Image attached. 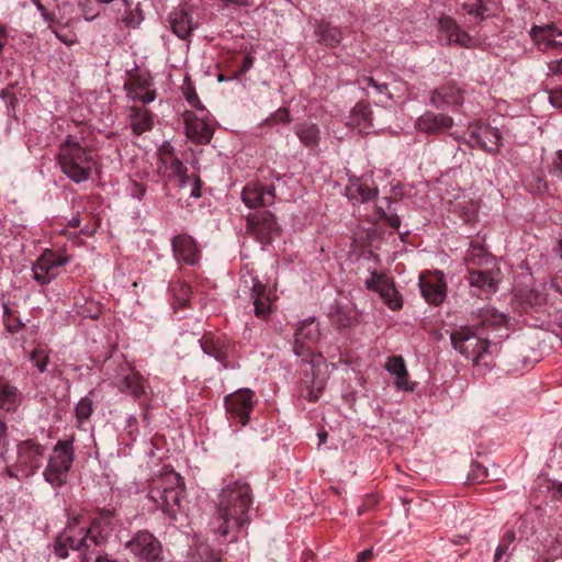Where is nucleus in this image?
I'll use <instances>...</instances> for the list:
<instances>
[{"instance_id": "obj_1", "label": "nucleus", "mask_w": 562, "mask_h": 562, "mask_svg": "<svg viewBox=\"0 0 562 562\" xmlns=\"http://www.w3.org/2000/svg\"><path fill=\"white\" fill-rule=\"evenodd\" d=\"M106 542L98 522L86 527L81 526L79 517H74L58 535L54 550L60 559L67 558L71 549L79 553L81 562H116L105 553Z\"/></svg>"}, {"instance_id": "obj_2", "label": "nucleus", "mask_w": 562, "mask_h": 562, "mask_svg": "<svg viewBox=\"0 0 562 562\" xmlns=\"http://www.w3.org/2000/svg\"><path fill=\"white\" fill-rule=\"evenodd\" d=\"M251 504L252 493L246 482L235 481L221 490L216 503V531L222 538L226 539L250 521Z\"/></svg>"}, {"instance_id": "obj_3", "label": "nucleus", "mask_w": 562, "mask_h": 562, "mask_svg": "<svg viewBox=\"0 0 562 562\" xmlns=\"http://www.w3.org/2000/svg\"><path fill=\"white\" fill-rule=\"evenodd\" d=\"M468 269V281L473 292L477 296L488 297L496 292L498 280L495 272L488 268L493 263L482 245L471 243L464 257Z\"/></svg>"}, {"instance_id": "obj_4", "label": "nucleus", "mask_w": 562, "mask_h": 562, "mask_svg": "<svg viewBox=\"0 0 562 562\" xmlns=\"http://www.w3.org/2000/svg\"><path fill=\"white\" fill-rule=\"evenodd\" d=\"M57 161L63 173L76 183L87 181L94 166L91 150L72 135H68L59 146Z\"/></svg>"}, {"instance_id": "obj_5", "label": "nucleus", "mask_w": 562, "mask_h": 562, "mask_svg": "<svg viewBox=\"0 0 562 562\" xmlns=\"http://www.w3.org/2000/svg\"><path fill=\"white\" fill-rule=\"evenodd\" d=\"M183 492L182 477L176 472H169L153 481L148 497L156 503L164 513L175 518L180 508Z\"/></svg>"}, {"instance_id": "obj_6", "label": "nucleus", "mask_w": 562, "mask_h": 562, "mask_svg": "<svg viewBox=\"0 0 562 562\" xmlns=\"http://www.w3.org/2000/svg\"><path fill=\"white\" fill-rule=\"evenodd\" d=\"M450 338L453 348L467 359H471L475 366H493L488 351L490 342L481 339L470 327H461L453 331Z\"/></svg>"}, {"instance_id": "obj_7", "label": "nucleus", "mask_w": 562, "mask_h": 562, "mask_svg": "<svg viewBox=\"0 0 562 562\" xmlns=\"http://www.w3.org/2000/svg\"><path fill=\"white\" fill-rule=\"evenodd\" d=\"M74 439L59 440L49 457L44 471L45 480L53 486H61L66 483L68 472L75 458Z\"/></svg>"}, {"instance_id": "obj_8", "label": "nucleus", "mask_w": 562, "mask_h": 562, "mask_svg": "<svg viewBox=\"0 0 562 562\" xmlns=\"http://www.w3.org/2000/svg\"><path fill=\"white\" fill-rule=\"evenodd\" d=\"M68 257L59 256L53 250H45L33 263V279L40 285H47L59 274L58 269L68 262Z\"/></svg>"}, {"instance_id": "obj_9", "label": "nucleus", "mask_w": 562, "mask_h": 562, "mask_svg": "<svg viewBox=\"0 0 562 562\" xmlns=\"http://www.w3.org/2000/svg\"><path fill=\"white\" fill-rule=\"evenodd\" d=\"M226 413L231 419L243 427L249 423V415L255 405V393L250 389H239L225 397Z\"/></svg>"}, {"instance_id": "obj_10", "label": "nucleus", "mask_w": 562, "mask_h": 562, "mask_svg": "<svg viewBox=\"0 0 562 562\" xmlns=\"http://www.w3.org/2000/svg\"><path fill=\"white\" fill-rule=\"evenodd\" d=\"M127 548L142 562H159L161 546L159 541L147 531L137 532L127 542Z\"/></svg>"}, {"instance_id": "obj_11", "label": "nucleus", "mask_w": 562, "mask_h": 562, "mask_svg": "<svg viewBox=\"0 0 562 562\" xmlns=\"http://www.w3.org/2000/svg\"><path fill=\"white\" fill-rule=\"evenodd\" d=\"M247 231L261 244H268L279 232V226L270 211H261L247 217Z\"/></svg>"}, {"instance_id": "obj_12", "label": "nucleus", "mask_w": 562, "mask_h": 562, "mask_svg": "<svg viewBox=\"0 0 562 562\" xmlns=\"http://www.w3.org/2000/svg\"><path fill=\"white\" fill-rule=\"evenodd\" d=\"M529 35L541 52L562 50V31L554 23L533 25Z\"/></svg>"}, {"instance_id": "obj_13", "label": "nucleus", "mask_w": 562, "mask_h": 562, "mask_svg": "<svg viewBox=\"0 0 562 562\" xmlns=\"http://www.w3.org/2000/svg\"><path fill=\"white\" fill-rule=\"evenodd\" d=\"M183 122L186 134L191 140L198 144H207L212 139L214 128L206 116L199 117L193 112L186 111Z\"/></svg>"}, {"instance_id": "obj_14", "label": "nucleus", "mask_w": 562, "mask_h": 562, "mask_svg": "<svg viewBox=\"0 0 562 562\" xmlns=\"http://www.w3.org/2000/svg\"><path fill=\"white\" fill-rule=\"evenodd\" d=\"M369 290L376 291L383 302L393 311L402 308L403 301L394 284L383 274L373 272L366 281Z\"/></svg>"}, {"instance_id": "obj_15", "label": "nucleus", "mask_w": 562, "mask_h": 562, "mask_svg": "<svg viewBox=\"0 0 562 562\" xmlns=\"http://www.w3.org/2000/svg\"><path fill=\"white\" fill-rule=\"evenodd\" d=\"M453 123V119L447 114L426 111L417 117L415 128L426 135H436L450 130Z\"/></svg>"}, {"instance_id": "obj_16", "label": "nucleus", "mask_w": 562, "mask_h": 562, "mask_svg": "<svg viewBox=\"0 0 562 562\" xmlns=\"http://www.w3.org/2000/svg\"><path fill=\"white\" fill-rule=\"evenodd\" d=\"M420 292L424 299L439 305L446 297V282L441 272L423 274L419 278Z\"/></svg>"}, {"instance_id": "obj_17", "label": "nucleus", "mask_w": 562, "mask_h": 562, "mask_svg": "<svg viewBox=\"0 0 562 562\" xmlns=\"http://www.w3.org/2000/svg\"><path fill=\"white\" fill-rule=\"evenodd\" d=\"M274 188L265 187L259 182L248 183L241 192L243 202L252 209L271 205L274 202Z\"/></svg>"}, {"instance_id": "obj_18", "label": "nucleus", "mask_w": 562, "mask_h": 562, "mask_svg": "<svg viewBox=\"0 0 562 562\" xmlns=\"http://www.w3.org/2000/svg\"><path fill=\"white\" fill-rule=\"evenodd\" d=\"M251 297L254 301L255 315L261 319H267L277 300L274 290H268L259 280L252 279Z\"/></svg>"}, {"instance_id": "obj_19", "label": "nucleus", "mask_w": 562, "mask_h": 562, "mask_svg": "<svg viewBox=\"0 0 562 562\" xmlns=\"http://www.w3.org/2000/svg\"><path fill=\"white\" fill-rule=\"evenodd\" d=\"M463 90L454 82H447L435 89L430 102L437 109L460 106L463 103Z\"/></svg>"}, {"instance_id": "obj_20", "label": "nucleus", "mask_w": 562, "mask_h": 562, "mask_svg": "<svg viewBox=\"0 0 562 562\" xmlns=\"http://www.w3.org/2000/svg\"><path fill=\"white\" fill-rule=\"evenodd\" d=\"M318 326L314 319L304 321L297 328L294 338V352L299 357H303L311 352V346L319 339Z\"/></svg>"}, {"instance_id": "obj_21", "label": "nucleus", "mask_w": 562, "mask_h": 562, "mask_svg": "<svg viewBox=\"0 0 562 562\" xmlns=\"http://www.w3.org/2000/svg\"><path fill=\"white\" fill-rule=\"evenodd\" d=\"M471 142L488 153H496L501 147V133L490 125L479 124L471 131Z\"/></svg>"}, {"instance_id": "obj_22", "label": "nucleus", "mask_w": 562, "mask_h": 562, "mask_svg": "<svg viewBox=\"0 0 562 562\" xmlns=\"http://www.w3.org/2000/svg\"><path fill=\"white\" fill-rule=\"evenodd\" d=\"M439 31L445 37L446 42L457 44L461 47H470L473 43L472 37L461 30L460 25L449 15L441 16L438 21Z\"/></svg>"}, {"instance_id": "obj_23", "label": "nucleus", "mask_w": 562, "mask_h": 562, "mask_svg": "<svg viewBox=\"0 0 562 562\" xmlns=\"http://www.w3.org/2000/svg\"><path fill=\"white\" fill-rule=\"evenodd\" d=\"M172 249L179 260L188 265H195L200 259V250L195 240L187 234H179L172 238Z\"/></svg>"}, {"instance_id": "obj_24", "label": "nucleus", "mask_w": 562, "mask_h": 562, "mask_svg": "<svg viewBox=\"0 0 562 562\" xmlns=\"http://www.w3.org/2000/svg\"><path fill=\"white\" fill-rule=\"evenodd\" d=\"M169 22L172 32L181 40H187L195 29L192 15L183 5L176 8L169 14Z\"/></svg>"}, {"instance_id": "obj_25", "label": "nucleus", "mask_w": 562, "mask_h": 562, "mask_svg": "<svg viewBox=\"0 0 562 562\" xmlns=\"http://www.w3.org/2000/svg\"><path fill=\"white\" fill-rule=\"evenodd\" d=\"M19 460L30 469L38 468L45 454V447L33 439L24 440L18 446Z\"/></svg>"}, {"instance_id": "obj_26", "label": "nucleus", "mask_w": 562, "mask_h": 562, "mask_svg": "<svg viewBox=\"0 0 562 562\" xmlns=\"http://www.w3.org/2000/svg\"><path fill=\"white\" fill-rule=\"evenodd\" d=\"M385 370L394 376V385L397 390L405 392L414 390V384L408 381L409 375L402 356L387 358Z\"/></svg>"}, {"instance_id": "obj_27", "label": "nucleus", "mask_w": 562, "mask_h": 562, "mask_svg": "<svg viewBox=\"0 0 562 562\" xmlns=\"http://www.w3.org/2000/svg\"><path fill=\"white\" fill-rule=\"evenodd\" d=\"M168 168L172 175L178 178L180 187L186 188L188 184L191 186V196H201V179L196 175L189 177L187 175V167L179 158L171 156Z\"/></svg>"}, {"instance_id": "obj_28", "label": "nucleus", "mask_w": 562, "mask_h": 562, "mask_svg": "<svg viewBox=\"0 0 562 562\" xmlns=\"http://www.w3.org/2000/svg\"><path fill=\"white\" fill-rule=\"evenodd\" d=\"M119 389L123 393H130L139 403L149 400L145 380L138 372L133 371L126 374L119 384Z\"/></svg>"}, {"instance_id": "obj_29", "label": "nucleus", "mask_w": 562, "mask_h": 562, "mask_svg": "<svg viewBox=\"0 0 562 562\" xmlns=\"http://www.w3.org/2000/svg\"><path fill=\"white\" fill-rule=\"evenodd\" d=\"M347 125L360 133H367L372 127V111L369 103L358 102L350 111Z\"/></svg>"}, {"instance_id": "obj_30", "label": "nucleus", "mask_w": 562, "mask_h": 562, "mask_svg": "<svg viewBox=\"0 0 562 562\" xmlns=\"http://www.w3.org/2000/svg\"><path fill=\"white\" fill-rule=\"evenodd\" d=\"M346 195L349 200L366 203L376 198L378 189L370 187L362 178H350Z\"/></svg>"}, {"instance_id": "obj_31", "label": "nucleus", "mask_w": 562, "mask_h": 562, "mask_svg": "<svg viewBox=\"0 0 562 562\" xmlns=\"http://www.w3.org/2000/svg\"><path fill=\"white\" fill-rule=\"evenodd\" d=\"M127 95L142 103H149L155 100L156 92L150 88V82L142 77L133 78L126 85Z\"/></svg>"}, {"instance_id": "obj_32", "label": "nucleus", "mask_w": 562, "mask_h": 562, "mask_svg": "<svg viewBox=\"0 0 562 562\" xmlns=\"http://www.w3.org/2000/svg\"><path fill=\"white\" fill-rule=\"evenodd\" d=\"M200 342L205 353L214 357L217 361L223 363L225 368L227 367L226 359L228 357L229 346L225 341L220 337L213 338L204 336Z\"/></svg>"}, {"instance_id": "obj_33", "label": "nucleus", "mask_w": 562, "mask_h": 562, "mask_svg": "<svg viewBox=\"0 0 562 562\" xmlns=\"http://www.w3.org/2000/svg\"><path fill=\"white\" fill-rule=\"evenodd\" d=\"M315 34L318 37V43L329 48L337 47L344 38L342 32L339 27L330 25L326 22H321L317 24Z\"/></svg>"}, {"instance_id": "obj_34", "label": "nucleus", "mask_w": 562, "mask_h": 562, "mask_svg": "<svg viewBox=\"0 0 562 562\" xmlns=\"http://www.w3.org/2000/svg\"><path fill=\"white\" fill-rule=\"evenodd\" d=\"M131 125L133 132L136 135H140L151 130L153 114L147 109L132 106Z\"/></svg>"}, {"instance_id": "obj_35", "label": "nucleus", "mask_w": 562, "mask_h": 562, "mask_svg": "<svg viewBox=\"0 0 562 562\" xmlns=\"http://www.w3.org/2000/svg\"><path fill=\"white\" fill-rule=\"evenodd\" d=\"M295 134L306 147H315L321 139V131L314 123H302L296 126Z\"/></svg>"}, {"instance_id": "obj_36", "label": "nucleus", "mask_w": 562, "mask_h": 562, "mask_svg": "<svg viewBox=\"0 0 562 562\" xmlns=\"http://www.w3.org/2000/svg\"><path fill=\"white\" fill-rule=\"evenodd\" d=\"M19 391L15 386L10 384L0 385V406L5 411L14 409L19 402Z\"/></svg>"}, {"instance_id": "obj_37", "label": "nucleus", "mask_w": 562, "mask_h": 562, "mask_svg": "<svg viewBox=\"0 0 562 562\" xmlns=\"http://www.w3.org/2000/svg\"><path fill=\"white\" fill-rule=\"evenodd\" d=\"M48 24L56 37L67 46H71L78 42L76 33L67 29L66 25L57 22L55 18L53 19V22H48Z\"/></svg>"}, {"instance_id": "obj_38", "label": "nucleus", "mask_w": 562, "mask_h": 562, "mask_svg": "<svg viewBox=\"0 0 562 562\" xmlns=\"http://www.w3.org/2000/svg\"><path fill=\"white\" fill-rule=\"evenodd\" d=\"M387 210H385L382 205H376V214L381 221H384L390 227L397 229L401 226V220L397 214L390 212L391 209V200L384 199Z\"/></svg>"}, {"instance_id": "obj_39", "label": "nucleus", "mask_w": 562, "mask_h": 562, "mask_svg": "<svg viewBox=\"0 0 562 562\" xmlns=\"http://www.w3.org/2000/svg\"><path fill=\"white\" fill-rule=\"evenodd\" d=\"M93 413V400L91 396L82 397L76 405V417L79 424L88 420Z\"/></svg>"}, {"instance_id": "obj_40", "label": "nucleus", "mask_w": 562, "mask_h": 562, "mask_svg": "<svg viewBox=\"0 0 562 562\" xmlns=\"http://www.w3.org/2000/svg\"><path fill=\"white\" fill-rule=\"evenodd\" d=\"M463 10L482 21L484 19V14L490 10L487 7V2L484 0H473V2H467L462 5Z\"/></svg>"}, {"instance_id": "obj_41", "label": "nucleus", "mask_w": 562, "mask_h": 562, "mask_svg": "<svg viewBox=\"0 0 562 562\" xmlns=\"http://www.w3.org/2000/svg\"><path fill=\"white\" fill-rule=\"evenodd\" d=\"M515 532L508 530L502 537L499 544L497 546L494 554V562H501L502 558L507 554L509 546L515 541Z\"/></svg>"}, {"instance_id": "obj_42", "label": "nucleus", "mask_w": 562, "mask_h": 562, "mask_svg": "<svg viewBox=\"0 0 562 562\" xmlns=\"http://www.w3.org/2000/svg\"><path fill=\"white\" fill-rule=\"evenodd\" d=\"M30 360L40 372H44L49 361L48 351L44 348H36L31 352Z\"/></svg>"}, {"instance_id": "obj_43", "label": "nucleus", "mask_w": 562, "mask_h": 562, "mask_svg": "<svg viewBox=\"0 0 562 562\" xmlns=\"http://www.w3.org/2000/svg\"><path fill=\"white\" fill-rule=\"evenodd\" d=\"M480 317L482 318V326H497L504 323L505 317L502 314L495 313L492 308H483L480 311Z\"/></svg>"}, {"instance_id": "obj_44", "label": "nucleus", "mask_w": 562, "mask_h": 562, "mask_svg": "<svg viewBox=\"0 0 562 562\" xmlns=\"http://www.w3.org/2000/svg\"><path fill=\"white\" fill-rule=\"evenodd\" d=\"M291 122L290 112L286 108L278 109L270 117L262 122V125H272L273 123L289 124Z\"/></svg>"}, {"instance_id": "obj_45", "label": "nucleus", "mask_w": 562, "mask_h": 562, "mask_svg": "<svg viewBox=\"0 0 562 562\" xmlns=\"http://www.w3.org/2000/svg\"><path fill=\"white\" fill-rule=\"evenodd\" d=\"M544 302L546 295L535 290L528 291L521 300V303L526 305V308L542 305Z\"/></svg>"}, {"instance_id": "obj_46", "label": "nucleus", "mask_w": 562, "mask_h": 562, "mask_svg": "<svg viewBox=\"0 0 562 562\" xmlns=\"http://www.w3.org/2000/svg\"><path fill=\"white\" fill-rule=\"evenodd\" d=\"M171 291L175 295H177V301L179 306H184L189 300L190 288L186 283H178L171 288Z\"/></svg>"}, {"instance_id": "obj_47", "label": "nucleus", "mask_w": 562, "mask_h": 562, "mask_svg": "<svg viewBox=\"0 0 562 562\" xmlns=\"http://www.w3.org/2000/svg\"><path fill=\"white\" fill-rule=\"evenodd\" d=\"M36 9L41 12L42 16L46 22H53L54 13L48 11V8L56 0H32Z\"/></svg>"}, {"instance_id": "obj_48", "label": "nucleus", "mask_w": 562, "mask_h": 562, "mask_svg": "<svg viewBox=\"0 0 562 562\" xmlns=\"http://www.w3.org/2000/svg\"><path fill=\"white\" fill-rule=\"evenodd\" d=\"M3 325H4L5 329L11 334H15V333L20 331L25 326L24 323L19 317H15L14 315L11 317H5L3 319Z\"/></svg>"}, {"instance_id": "obj_49", "label": "nucleus", "mask_w": 562, "mask_h": 562, "mask_svg": "<svg viewBox=\"0 0 562 562\" xmlns=\"http://www.w3.org/2000/svg\"><path fill=\"white\" fill-rule=\"evenodd\" d=\"M184 97H186V100L188 101V103L190 105H192L193 108L204 112L205 111V108L204 105L201 103L195 90L191 87H188L186 90H184Z\"/></svg>"}, {"instance_id": "obj_50", "label": "nucleus", "mask_w": 562, "mask_h": 562, "mask_svg": "<svg viewBox=\"0 0 562 562\" xmlns=\"http://www.w3.org/2000/svg\"><path fill=\"white\" fill-rule=\"evenodd\" d=\"M549 172L558 178H562V149L555 153Z\"/></svg>"}, {"instance_id": "obj_51", "label": "nucleus", "mask_w": 562, "mask_h": 562, "mask_svg": "<svg viewBox=\"0 0 562 562\" xmlns=\"http://www.w3.org/2000/svg\"><path fill=\"white\" fill-rule=\"evenodd\" d=\"M549 100L554 108L562 109V88L551 90Z\"/></svg>"}, {"instance_id": "obj_52", "label": "nucleus", "mask_w": 562, "mask_h": 562, "mask_svg": "<svg viewBox=\"0 0 562 562\" xmlns=\"http://www.w3.org/2000/svg\"><path fill=\"white\" fill-rule=\"evenodd\" d=\"M547 68H548V76H557V75L562 76V58L549 61L547 64Z\"/></svg>"}, {"instance_id": "obj_53", "label": "nucleus", "mask_w": 562, "mask_h": 562, "mask_svg": "<svg viewBox=\"0 0 562 562\" xmlns=\"http://www.w3.org/2000/svg\"><path fill=\"white\" fill-rule=\"evenodd\" d=\"M7 427L4 423L0 422V459L4 457L7 452Z\"/></svg>"}, {"instance_id": "obj_54", "label": "nucleus", "mask_w": 562, "mask_h": 562, "mask_svg": "<svg viewBox=\"0 0 562 562\" xmlns=\"http://www.w3.org/2000/svg\"><path fill=\"white\" fill-rule=\"evenodd\" d=\"M90 2L91 0H86V2L82 4V13L85 19L88 21H91L99 15V11L88 8Z\"/></svg>"}, {"instance_id": "obj_55", "label": "nucleus", "mask_w": 562, "mask_h": 562, "mask_svg": "<svg viewBox=\"0 0 562 562\" xmlns=\"http://www.w3.org/2000/svg\"><path fill=\"white\" fill-rule=\"evenodd\" d=\"M252 65H254V57L251 54H247L244 57V61L239 69V74L240 75L246 74L252 67Z\"/></svg>"}, {"instance_id": "obj_56", "label": "nucleus", "mask_w": 562, "mask_h": 562, "mask_svg": "<svg viewBox=\"0 0 562 562\" xmlns=\"http://www.w3.org/2000/svg\"><path fill=\"white\" fill-rule=\"evenodd\" d=\"M373 557L371 549H366L358 554L357 562H367Z\"/></svg>"}, {"instance_id": "obj_57", "label": "nucleus", "mask_w": 562, "mask_h": 562, "mask_svg": "<svg viewBox=\"0 0 562 562\" xmlns=\"http://www.w3.org/2000/svg\"><path fill=\"white\" fill-rule=\"evenodd\" d=\"M225 5L228 4H235V5H243L248 7L252 3V0H221Z\"/></svg>"}, {"instance_id": "obj_58", "label": "nucleus", "mask_w": 562, "mask_h": 562, "mask_svg": "<svg viewBox=\"0 0 562 562\" xmlns=\"http://www.w3.org/2000/svg\"><path fill=\"white\" fill-rule=\"evenodd\" d=\"M323 389V385H319L317 386V392H315L313 389L310 390L308 394H307V400L310 402H316L318 400V394L321 393Z\"/></svg>"}, {"instance_id": "obj_59", "label": "nucleus", "mask_w": 562, "mask_h": 562, "mask_svg": "<svg viewBox=\"0 0 562 562\" xmlns=\"http://www.w3.org/2000/svg\"><path fill=\"white\" fill-rule=\"evenodd\" d=\"M362 81L367 85V87H372V88H374V89H376V86H378V83H379V82H378L373 77H371V76H364V77L362 78Z\"/></svg>"}, {"instance_id": "obj_60", "label": "nucleus", "mask_w": 562, "mask_h": 562, "mask_svg": "<svg viewBox=\"0 0 562 562\" xmlns=\"http://www.w3.org/2000/svg\"><path fill=\"white\" fill-rule=\"evenodd\" d=\"M2 307H3V319H4L5 317H11V316H13V315H14V313H13L12 308L9 306V304H8V303H3V304H2Z\"/></svg>"}, {"instance_id": "obj_61", "label": "nucleus", "mask_w": 562, "mask_h": 562, "mask_svg": "<svg viewBox=\"0 0 562 562\" xmlns=\"http://www.w3.org/2000/svg\"><path fill=\"white\" fill-rule=\"evenodd\" d=\"M375 91L380 94L389 93V87L386 83H378Z\"/></svg>"}, {"instance_id": "obj_62", "label": "nucleus", "mask_w": 562, "mask_h": 562, "mask_svg": "<svg viewBox=\"0 0 562 562\" xmlns=\"http://www.w3.org/2000/svg\"><path fill=\"white\" fill-rule=\"evenodd\" d=\"M317 436H318V439H319V443L326 442L327 437H328V435H327V432L325 430L319 431L317 434Z\"/></svg>"}, {"instance_id": "obj_63", "label": "nucleus", "mask_w": 562, "mask_h": 562, "mask_svg": "<svg viewBox=\"0 0 562 562\" xmlns=\"http://www.w3.org/2000/svg\"><path fill=\"white\" fill-rule=\"evenodd\" d=\"M80 225V220L78 217H74L69 221L70 227H78Z\"/></svg>"}, {"instance_id": "obj_64", "label": "nucleus", "mask_w": 562, "mask_h": 562, "mask_svg": "<svg viewBox=\"0 0 562 562\" xmlns=\"http://www.w3.org/2000/svg\"><path fill=\"white\" fill-rule=\"evenodd\" d=\"M555 251L562 258V238L559 240Z\"/></svg>"}]
</instances>
